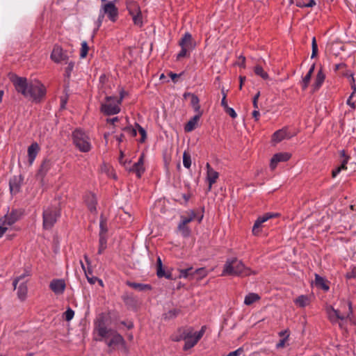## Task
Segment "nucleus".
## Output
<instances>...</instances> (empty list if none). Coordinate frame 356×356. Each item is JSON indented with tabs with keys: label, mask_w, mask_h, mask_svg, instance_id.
I'll list each match as a JSON object with an SVG mask.
<instances>
[{
	"label": "nucleus",
	"mask_w": 356,
	"mask_h": 356,
	"mask_svg": "<svg viewBox=\"0 0 356 356\" xmlns=\"http://www.w3.org/2000/svg\"><path fill=\"white\" fill-rule=\"evenodd\" d=\"M179 45L181 47V51L177 55V60L188 56L191 51L195 48L196 42L191 34L187 32L183 35L179 41Z\"/></svg>",
	"instance_id": "obj_5"
},
{
	"label": "nucleus",
	"mask_w": 356,
	"mask_h": 356,
	"mask_svg": "<svg viewBox=\"0 0 356 356\" xmlns=\"http://www.w3.org/2000/svg\"><path fill=\"white\" fill-rule=\"evenodd\" d=\"M127 9L132 17L134 24L138 26H142L143 24V16L138 4L134 1H128L127 2Z\"/></svg>",
	"instance_id": "obj_10"
},
{
	"label": "nucleus",
	"mask_w": 356,
	"mask_h": 356,
	"mask_svg": "<svg viewBox=\"0 0 356 356\" xmlns=\"http://www.w3.org/2000/svg\"><path fill=\"white\" fill-rule=\"evenodd\" d=\"M289 334H286L285 337L282 339L276 345L277 349L282 348L285 346V343L288 340Z\"/></svg>",
	"instance_id": "obj_51"
},
{
	"label": "nucleus",
	"mask_w": 356,
	"mask_h": 356,
	"mask_svg": "<svg viewBox=\"0 0 356 356\" xmlns=\"http://www.w3.org/2000/svg\"><path fill=\"white\" fill-rule=\"evenodd\" d=\"M259 299L260 297L257 293H251L245 297L244 304L246 305H250Z\"/></svg>",
	"instance_id": "obj_35"
},
{
	"label": "nucleus",
	"mask_w": 356,
	"mask_h": 356,
	"mask_svg": "<svg viewBox=\"0 0 356 356\" xmlns=\"http://www.w3.org/2000/svg\"><path fill=\"white\" fill-rule=\"evenodd\" d=\"M52 165V163L49 159H44L41 163L40 168L37 173V178L39 179L41 181H43V179L46 174L51 169Z\"/></svg>",
	"instance_id": "obj_19"
},
{
	"label": "nucleus",
	"mask_w": 356,
	"mask_h": 356,
	"mask_svg": "<svg viewBox=\"0 0 356 356\" xmlns=\"http://www.w3.org/2000/svg\"><path fill=\"white\" fill-rule=\"evenodd\" d=\"M107 237L106 236H99L98 254H101L106 248Z\"/></svg>",
	"instance_id": "obj_42"
},
{
	"label": "nucleus",
	"mask_w": 356,
	"mask_h": 356,
	"mask_svg": "<svg viewBox=\"0 0 356 356\" xmlns=\"http://www.w3.org/2000/svg\"><path fill=\"white\" fill-rule=\"evenodd\" d=\"M9 79L16 88L19 89H40L43 86L38 81H29L25 77L18 76L15 74H10Z\"/></svg>",
	"instance_id": "obj_7"
},
{
	"label": "nucleus",
	"mask_w": 356,
	"mask_h": 356,
	"mask_svg": "<svg viewBox=\"0 0 356 356\" xmlns=\"http://www.w3.org/2000/svg\"><path fill=\"white\" fill-rule=\"evenodd\" d=\"M181 225V221L179 222L178 225L179 229L182 232L183 235L185 236H188L190 234L189 229L186 227V225Z\"/></svg>",
	"instance_id": "obj_49"
},
{
	"label": "nucleus",
	"mask_w": 356,
	"mask_h": 356,
	"mask_svg": "<svg viewBox=\"0 0 356 356\" xmlns=\"http://www.w3.org/2000/svg\"><path fill=\"white\" fill-rule=\"evenodd\" d=\"M144 154H142L138 159V161L135 163L133 166L129 169L130 172H134L136 174L138 177H140L141 175L145 171L144 168Z\"/></svg>",
	"instance_id": "obj_20"
},
{
	"label": "nucleus",
	"mask_w": 356,
	"mask_h": 356,
	"mask_svg": "<svg viewBox=\"0 0 356 356\" xmlns=\"http://www.w3.org/2000/svg\"><path fill=\"white\" fill-rule=\"evenodd\" d=\"M184 97L186 99H189L190 104L196 113L202 112L200 111V106L199 104V99L196 95L193 93L186 92L184 95Z\"/></svg>",
	"instance_id": "obj_22"
},
{
	"label": "nucleus",
	"mask_w": 356,
	"mask_h": 356,
	"mask_svg": "<svg viewBox=\"0 0 356 356\" xmlns=\"http://www.w3.org/2000/svg\"><path fill=\"white\" fill-rule=\"evenodd\" d=\"M85 202L91 212L96 211L97 198L95 194L89 193L85 195Z\"/></svg>",
	"instance_id": "obj_23"
},
{
	"label": "nucleus",
	"mask_w": 356,
	"mask_h": 356,
	"mask_svg": "<svg viewBox=\"0 0 356 356\" xmlns=\"http://www.w3.org/2000/svg\"><path fill=\"white\" fill-rule=\"evenodd\" d=\"M60 216L59 209L54 206L45 208L43 211V227L44 229L51 228Z\"/></svg>",
	"instance_id": "obj_8"
},
{
	"label": "nucleus",
	"mask_w": 356,
	"mask_h": 356,
	"mask_svg": "<svg viewBox=\"0 0 356 356\" xmlns=\"http://www.w3.org/2000/svg\"><path fill=\"white\" fill-rule=\"evenodd\" d=\"M325 74L323 72V70L321 69L317 73L316 77L314 83V86L317 88L321 87L323 83L325 81Z\"/></svg>",
	"instance_id": "obj_32"
},
{
	"label": "nucleus",
	"mask_w": 356,
	"mask_h": 356,
	"mask_svg": "<svg viewBox=\"0 0 356 356\" xmlns=\"http://www.w3.org/2000/svg\"><path fill=\"white\" fill-rule=\"evenodd\" d=\"M206 168H207V179L209 182L208 191H210L211 189L212 185L216 182L218 177H219V174L218 172L214 170L211 167V165H209V163H207Z\"/></svg>",
	"instance_id": "obj_18"
},
{
	"label": "nucleus",
	"mask_w": 356,
	"mask_h": 356,
	"mask_svg": "<svg viewBox=\"0 0 356 356\" xmlns=\"http://www.w3.org/2000/svg\"><path fill=\"white\" fill-rule=\"evenodd\" d=\"M205 330H206V326H202L201 330L198 332H194V334L196 335V339H200L202 338V337L203 336V334H204Z\"/></svg>",
	"instance_id": "obj_61"
},
{
	"label": "nucleus",
	"mask_w": 356,
	"mask_h": 356,
	"mask_svg": "<svg viewBox=\"0 0 356 356\" xmlns=\"http://www.w3.org/2000/svg\"><path fill=\"white\" fill-rule=\"evenodd\" d=\"M356 90H353V92L350 95L349 98L347 100V104L350 106L352 108H355V102H352L353 97L355 95Z\"/></svg>",
	"instance_id": "obj_62"
},
{
	"label": "nucleus",
	"mask_w": 356,
	"mask_h": 356,
	"mask_svg": "<svg viewBox=\"0 0 356 356\" xmlns=\"http://www.w3.org/2000/svg\"><path fill=\"white\" fill-rule=\"evenodd\" d=\"M291 158V154L287 152H281L275 154L270 160V168L274 170L279 162L288 161Z\"/></svg>",
	"instance_id": "obj_16"
},
{
	"label": "nucleus",
	"mask_w": 356,
	"mask_h": 356,
	"mask_svg": "<svg viewBox=\"0 0 356 356\" xmlns=\"http://www.w3.org/2000/svg\"><path fill=\"white\" fill-rule=\"evenodd\" d=\"M49 287L56 294H62L65 289V283L63 280H53Z\"/></svg>",
	"instance_id": "obj_21"
},
{
	"label": "nucleus",
	"mask_w": 356,
	"mask_h": 356,
	"mask_svg": "<svg viewBox=\"0 0 356 356\" xmlns=\"http://www.w3.org/2000/svg\"><path fill=\"white\" fill-rule=\"evenodd\" d=\"M74 315V312L71 308H68L64 313V316L67 321H71L73 318Z\"/></svg>",
	"instance_id": "obj_48"
},
{
	"label": "nucleus",
	"mask_w": 356,
	"mask_h": 356,
	"mask_svg": "<svg viewBox=\"0 0 356 356\" xmlns=\"http://www.w3.org/2000/svg\"><path fill=\"white\" fill-rule=\"evenodd\" d=\"M183 164L186 168H190L191 165V158L189 153L184 152L183 154Z\"/></svg>",
	"instance_id": "obj_43"
},
{
	"label": "nucleus",
	"mask_w": 356,
	"mask_h": 356,
	"mask_svg": "<svg viewBox=\"0 0 356 356\" xmlns=\"http://www.w3.org/2000/svg\"><path fill=\"white\" fill-rule=\"evenodd\" d=\"M88 49H89V48H88L87 42L86 41H83L81 42V49L80 56L81 58H85L88 54Z\"/></svg>",
	"instance_id": "obj_45"
},
{
	"label": "nucleus",
	"mask_w": 356,
	"mask_h": 356,
	"mask_svg": "<svg viewBox=\"0 0 356 356\" xmlns=\"http://www.w3.org/2000/svg\"><path fill=\"white\" fill-rule=\"evenodd\" d=\"M29 100L39 102L45 95L46 90H19Z\"/></svg>",
	"instance_id": "obj_15"
},
{
	"label": "nucleus",
	"mask_w": 356,
	"mask_h": 356,
	"mask_svg": "<svg viewBox=\"0 0 356 356\" xmlns=\"http://www.w3.org/2000/svg\"><path fill=\"white\" fill-rule=\"evenodd\" d=\"M314 67H315V65L314 64H313L309 70L308 71V72L307 73V74L305 75V76L302 79V86L303 88H307L309 86V83L310 81V79H311V77H312V75L314 72Z\"/></svg>",
	"instance_id": "obj_39"
},
{
	"label": "nucleus",
	"mask_w": 356,
	"mask_h": 356,
	"mask_svg": "<svg viewBox=\"0 0 356 356\" xmlns=\"http://www.w3.org/2000/svg\"><path fill=\"white\" fill-rule=\"evenodd\" d=\"M279 216L278 213H266L261 216H259L257 220L255 221L254 226L252 227V233L254 235H257L259 233V227H261L263 222H266L268 220Z\"/></svg>",
	"instance_id": "obj_12"
},
{
	"label": "nucleus",
	"mask_w": 356,
	"mask_h": 356,
	"mask_svg": "<svg viewBox=\"0 0 356 356\" xmlns=\"http://www.w3.org/2000/svg\"><path fill=\"white\" fill-rule=\"evenodd\" d=\"M225 111L232 118H236L237 116L236 113L232 108L229 107Z\"/></svg>",
	"instance_id": "obj_57"
},
{
	"label": "nucleus",
	"mask_w": 356,
	"mask_h": 356,
	"mask_svg": "<svg viewBox=\"0 0 356 356\" xmlns=\"http://www.w3.org/2000/svg\"><path fill=\"white\" fill-rule=\"evenodd\" d=\"M286 138H289L286 130L284 129L275 131L273 135V140L276 143L280 142Z\"/></svg>",
	"instance_id": "obj_28"
},
{
	"label": "nucleus",
	"mask_w": 356,
	"mask_h": 356,
	"mask_svg": "<svg viewBox=\"0 0 356 356\" xmlns=\"http://www.w3.org/2000/svg\"><path fill=\"white\" fill-rule=\"evenodd\" d=\"M196 217V213L194 211H189L187 212L186 216H181V225H187L188 223L191 222L192 220H193Z\"/></svg>",
	"instance_id": "obj_31"
},
{
	"label": "nucleus",
	"mask_w": 356,
	"mask_h": 356,
	"mask_svg": "<svg viewBox=\"0 0 356 356\" xmlns=\"http://www.w3.org/2000/svg\"><path fill=\"white\" fill-rule=\"evenodd\" d=\"M256 273L246 267L242 261L236 257L227 259L224 264L222 276L246 277Z\"/></svg>",
	"instance_id": "obj_2"
},
{
	"label": "nucleus",
	"mask_w": 356,
	"mask_h": 356,
	"mask_svg": "<svg viewBox=\"0 0 356 356\" xmlns=\"http://www.w3.org/2000/svg\"><path fill=\"white\" fill-rule=\"evenodd\" d=\"M73 143L82 152H88L91 149L89 136L81 129H77L72 134Z\"/></svg>",
	"instance_id": "obj_6"
},
{
	"label": "nucleus",
	"mask_w": 356,
	"mask_h": 356,
	"mask_svg": "<svg viewBox=\"0 0 356 356\" xmlns=\"http://www.w3.org/2000/svg\"><path fill=\"white\" fill-rule=\"evenodd\" d=\"M254 73L258 76L262 78L263 79H267L268 78V75L266 72H265L263 69V67L259 65H256L253 67Z\"/></svg>",
	"instance_id": "obj_36"
},
{
	"label": "nucleus",
	"mask_w": 356,
	"mask_h": 356,
	"mask_svg": "<svg viewBox=\"0 0 356 356\" xmlns=\"http://www.w3.org/2000/svg\"><path fill=\"white\" fill-rule=\"evenodd\" d=\"M51 58L55 63H67L68 60V56L65 51L59 46H55L51 54Z\"/></svg>",
	"instance_id": "obj_11"
},
{
	"label": "nucleus",
	"mask_w": 356,
	"mask_h": 356,
	"mask_svg": "<svg viewBox=\"0 0 356 356\" xmlns=\"http://www.w3.org/2000/svg\"><path fill=\"white\" fill-rule=\"evenodd\" d=\"M117 1V0H115L106 4H102L99 9V17L96 22L97 29L101 26L105 15H106L111 22H114L117 20L118 17V9L115 6Z\"/></svg>",
	"instance_id": "obj_3"
},
{
	"label": "nucleus",
	"mask_w": 356,
	"mask_h": 356,
	"mask_svg": "<svg viewBox=\"0 0 356 356\" xmlns=\"http://www.w3.org/2000/svg\"><path fill=\"white\" fill-rule=\"evenodd\" d=\"M346 65L344 63H339L334 65V70L339 71L341 70V74L343 76L347 77L348 81L350 83L351 89H356V79L353 76V74L350 71H346Z\"/></svg>",
	"instance_id": "obj_13"
},
{
	"label": "nucleus",
	"mask_w": 356,
	"mask_h": 356,
	"mask_svg": "<svg viewBox=\"0 0 356 356\" xmlns=\"http://www.w3.org/2000/svg\"><path fill=\"white\" fill-rule=\"evenodd\" d=\"M312 52L311 57L313 58L316 56L317 52H318V46H317V43H316V38H314V37L312 38Z\"/></svg>",
	"instance_id": "obj_47"
},
{
	"label": "nucleus",
	"mask_w": 356,
	"mask_h": 356,
	"mask_svg": "<svg viewBox=\"0 0 356 356\" xmlns=\"http://www.w3.org/2000/svg\"><path fill=\"white\" fill-rule=\"evenodd\" d=\"M125 95L124 91L120 92L119 97L106 96V102L102 104L101 111L106 115H115L120 112L119 104Z\"/></svg>",
	"instance_id": "obj_4"
},
{
	"label": "nucleus",
	"mask_w": 356,
	"mask_h": 356,
	"mask_svg": "<svg viewBox=\"0 0 356 356\" xmlns=\"http://www.w3.org/2000/svg\"><path fill=\"white\" fill-rule=\"evenodd\" d=\"M180 313V309H173L164 314L165 318L171 319L176 317Z\"/></svg>",
	"instance_id": "obj_44"
},
{
	"label": "nucleus",
	"mask_w": 356,
	"mask_h": 356,
	"mask_svg": "<svg viewBox=\"0 0 356 356\" xmlns=\"http://www.w3.org/2000/svg\"><path fill=\"white\" fill-rule=\"evenodd\" d=\"M95 330L99 339L96 340H104L108 347L115 348L119 345H124L123 337L116 331L106 328L103 316H100L95 322Z\"/></svg>",
	"instance_id": "obj_1"
},
{
	"label": "nucleus",
	"mask_w": 356,
	"mask_h": 356,
	"mask_svg": "<svg viewBox=\"0 0 356 356\" xmlns=\"http://www.w3.org/2000/svg\"><path fill=\"white\" fill-rule=\"evenodd\" d=\"M66 63H67V67L65 68V75L67 77H70V74L73 70L74 63L72 61L68 62V60Z\"/></svg>",
	"instance_id": "obj_50"
},
{
	"label": "nucleus",
	"mask_w": 356,
	"mask_h": 356,
	"mask_svg": "<svg viewBox=\"0 0 356 356\" xmlns=\"http://www.w3.org/2000/svg\"><path fill=\"white\" fill-rule=\"evenodd\" d=\"M23 178L21 175L14 176L9 181L10 191L12 195L17 194L21 188Z\"/></svg>",
	"instance_id": "obj_17"
},
{
	"label": "nucleus",
	"mask_w": 356,
	"mask_h": 356,
	"mask_svg": "<svg viewBox=\"0 0 356 356\" xmlns=\"http://www.w3.org/2000/svg\"><path fill=\"white\" fill-rule=\"evenodd\" d=\"M27 291L28 289L26 282H22L17 288L18 298L24 300L26 297Z\"/></svg>",
	"instance_id": "obj_29"
},
{
	"label": "nucleus",
	"mask_w": 356,
	"mask_h": 356,
	"mask_svg": "<svg viewBox=\"0 0 356 356\" xmlns=\"http://www.w3.org/2000/svg\"><path fill=\"white\" fill-rule=\"evenodd\" d=\"M168 75L171 78V79L173 82H177L178 81V79L180 78V76H181V74H175V73L170 72L168 73Z\"/></svg>",
	"instance_id": "obj_58"
},
{
	"label": "nucleus",
	"mask_w": 356,
	"mask_h": 356,
	"mask_svg": "<svg viewBox=\"0 0 356 356\" xmlns=\"http://www.w3.org/2000/svg\"><path fill=\"white\" fill-rule=\"evenodd\" d=\"M200 339H196V335L193 333V334L191 335L190 338H188L186 339L185 344L184 346V350H186L191 348H193L199 341Z\"/></svg>",
	"instance_id": "obj_30"
},
{
	"label": "nucleus",
	"mask_w": 356,
	"mask_h": 356,
	"mask_svg": "<svg viewBox=\"0 0 356 356\" xmlns=\"http://www.w3.org/2000/svg\"><path fill=\"white\" fill-rule=\"evenodd\" d=\"M138 127V131H139V133L141 135V139H140V142H144L145 138H146V131L145 130L141 127L140 125H137Z\"/></svg>",
	"instance_id": "obj_59"
},
{
	"label": "nucleus",
	"mask_w": 356,
	"mask_h": 356,
	"mask_svg": "<svg viewBox=\"0 0 356 356\" xmlns=\"http://www.w3.org/2000/svg\"><path fill=\"white\" fill-rule=\"evenodd\" d=\"M28 275V274L26 273H23L22 275L16 277L14 281H13V286H14V289H17V284H18L19 282L22 281L24 280V278L25 277H26Z\"/></svg>",
	"instance_id": "obj_52"
},
{
	"label": "nucleus",
	"mask_w": 356,
	"mask_h": 356,
	"mask_svg": "<svg viewBox=\"0 0 356 356\" xmlns=\"http://www.w3.org/2000/svg\"><path fill=\"white\" fill-rule=\"evenodd\" d=\"M179 277L180 278H187V279H193V268L190 267L186 269H181L179 270Z\"/></svg>",
	"instance_id": "obj_38"
},
{
	"label": "nucleus",
	"mask_w": 356,
	"mask_h": 356,
	"mask_svg": "<svg viewBox=\"0 0 356 356\" xmlns=\"http://www.w3.org/2000/svg\"><path fill=\"white\" fill-rule=\"evenodd\" d=\"M315 284L317 287L324 291H328L329 289V286L326 284L325 280L317 274L315 275Z\"/></svg>",
	"instance_id": "obj_33"
},
{
	"label": "nucleus",
	"mask_w": 356,
	"mask_h": 356,
	"mask_svg": "<svg viewBox=\"0 0 356 356\" xmlns=\"http://www.w3.org/2000/svg\"><path fill=\"white\" fill-rule=\"evenodd\" d=\"M343 170L339 166L336 168L334 170H332V177L333 178L336 177L337 175L341 171Z\"/></svg>",
	"instance_id": "obj_63"
},
{
	"label": "nucleus",
	"mask_w": 356,
	"mask_h": 356,
	"mask_svg": "<svg viewBox=\"0 0 356 356\" xmlns=\"http://www.w3.org/2000/svg\"><path fill=\"white\" fill-rule=\"evenodd\" d=\"M85 274L86 275V277H87V280L88 281L89 283L93 284H95L97 281H98L99 282V284L101 285H102V281L100 280H98L97 277H94V276H92V277H89L88 274H91V272H87V271H85Z\"/></svg>",
	"instance_id": "obj_46"
},
{
	"label": "nucleus",
	"mask_w": 356,
	"mask_h": 356,
	"mask_svg": "<svg viewBox=\"0 0 356 356\" xmlns=\"http://www.w3.org/2000/svg\"><path fill=\"white\" fill-rule=\"evenodd\" d=\"M243 353V348H239L237 350H236L233 352H231L229 354H227V355H224V356H240Z\"/></svg>",
	"instance_id": "obj_54"
},
{
	"label": "nucleus",
	"mask_w": 356,
	"mask_h": 356,
	"mask_svg": "<svg viewBox=\"0 0 356 356\" xmlns=\"http://www.w3.org/2000/svg\"><path fill=\"white\" fill-rule=\"evenodd\" d=\"M8 229L7 225L3 221H0V238L3 235L6 231Z\"/></svg>",
	"instance_id": "obj_56"
},
{
	"label": "nucleus",
	"mask_w": 356,
	"mask_h": 356,
	"mask_svg": "<svg viewBox=\"0 0 356 356\" xmlns=\"http://www.w3.org/2000/svg\"><path fill=\"white\" fill-rule=\"evenodd\" d=\"M40 150L37 143H32L28 148V156L30 164H32Z\"/></svg>",
	"instance_id": "obj_25"
},
{
	"label": "nucleus",
	"mask_w": 356,
	"mask_h": 356,
	"mask_svg": "<svg viewBox=\"0 0 356 356\" xmlns=\"http://www.w3.org/2000/svg\"><path fill=\"white\" fill-rule=\"evenodd\" d=\"M194 332L193 328L191 327H181L177 330V332L174 334L172 338L175 341H179L181 340H186L191 337V335Z\"/></svg>",
	"instance_id": "obj_14"
},
{
	"label": "nucleus",
	"mask_w": 356,
	"mask_h": 356,
	"mask_svg": "<svg viewBox=\"0 0 356 356\" xmlns=\"http://www.w3.org/2000/svg\"><path fill=\"white\" fill-rule=\"evenodd\" d=\"M127 284L130 287L135 289L138 291H145V290H149L151 289L150 286L148 284H143L140 283H136V282H127Z\"/></svg>",
	"instance_id": "obj_37"
},
{
	"label": "nucleus",
	"mask_w": 356,
	"mask_h": 356,
	"mask_svg": "<svg viewBox=\"0 0 356 356\" xmlns=\"http://www.w3.org/2000/svg\"><path fill=\"white\" fill-rule=\"evenodd\" d=\"M193 277L197 280L202 279L207 276V271L204 268H200L196 270L193 269Z\"/></svg>",
	"instance_id": "obj_41"
},
{
	"label": "nucleus",
	"mask_w": 356,
	"mask_h": 356,
	"mask_svg": "<svg viewBox=\"0 0 356 356\" xmlns=\"http://www.w3.org/2000/svg\"><path fill=\"white\" fill-rule=\"evenodd\" d=\"M124 131L129 132L131 136H136V130L133 128H125Z\"/></svg>",
	"instance_id": "obj_64"
},
{
	"label": "nucleus",
	"mask_w": 356,
	"mask_h": 356,
	"mask_svg": "<svg viewBox=\"0 0 356 356\" xmlns=\"http://www.w3.org/2000/svg\"><path fill=\"white\" fill-rule=\"evenodd\" d=\"M349 306V313L347 314H343L340 312L339 310L334 309L332 307H330L327 309V314L329 320L332 324H338L340 328L343 327V321L349 317L350 314L352 312L351 309V303H348Z\"/></svg>",
	"instance_id": "obj_9"
},
{
	"label": "nucleus",
	"mask_w": 356,
	"mask_h": 356,
	"mask_svg": "<svg viewBox=\"0 0 356 356\" xmlns=\"http://www.w3.org/2000/svg\"><path fill=\"white\" fill-rule=\"evenodd\" d=\"M17 220V214L15 212H12L10 214H7L4 216L3 222L7 227L12 225Z\"/></svg>",
	"instance_id": "obj_34"
},
{
	"label": "nucleus",
	"mask_w": 356,
	"mask_h": 356,
	"mask_svg": "<svg viewBox=\"0 0 356 356\" xmlns=\"http://www.w3.org/2000/svg\"><path fill=\"white\" fill-rule=\"evenodd\" d=\"M226 97H227V93H225L224 92V90H222V100H221V106L224 108L225 111L227 108H229L227 102V100H226Z\"/></svg>",
	"instance_id": "obj_53"
},
{
	"label": "nucleus",
	"mask_w": 356,
	"mask_h": 356,
	"mask_svg": "<svg viewBox=\"0 0 356 356\" xmlns=\"http://www.w3.org/2000/svg\"><path fill=\"white\" fill-rule=\"evenodd\" d=\"M99 228V236H106V233L108 232L106 220L102 215L100 216Z\"/></svg>",
	"instance_id": "obj_40"
},
{
	"label": "nucleus",
	"mask_w": 356,
	"mask_h": 356,
	"mask_svg": "<svg viewBox=\"0 0 356 356\" xmlns=\"http://www.w3.org/2000/svg\"><path fill=\"white\" fill-rule=\"evenodd\" d=\"M202 115V112L197 113V114L193 118H192L185 125V131L191 132L194 130Z\"/></svg>",
	"instance_id": "obj_24"
},
{
	"label": "nucleus",
	"mask_w": 356,
	"mask_h": 356,
	"mask_svg": "<svg viewBox=\"0 0 356 356\" xmlns=\"http://www.w3.org/2000/svg\"><path fill=\"white\" fill-rule=\"evenodd\" d=\"M349 159H350V157H349V156H345V158H344V159H343V160L341 161V165H339V167H340L343 170H346V169H347V166H346V165H347V163H348V161H349Z\"/></svg>",
	"instance_id": "obj_60"
},
{
	"label": "nucleus",
	"mask_w": 356,
	"mask_h": 356,
	"mask_svg": "<svg viewBox=\"0 0 356 356\" xmlns=\"http://www.w3.org/2000/svg\"><path fill=\"white\" fill-rule=\"evenodd\" d=\"M294 303L300 307H305L310 303V300L307 296L301 295L294 300Z\"/></svg>",
	"instance_id": "obj_27"
},
{
	"label": "nucleus",
	"mask_w": 356,
	"mask_h": 356,
	"mask_svg": "<svg viewBox=\"0 0 356 356\" xmlns=\"http://www.w3.org/2000/svg\"><path fill=\"white\" fill-rule=\"evenodd\" d=\"M157 270L156 275L159 277H165L168 279H171V273H165L163 269V265L161 258L159 257L157 258Z\"/></svg>",
	"instance_id": "obj_26"
},
{
	"label": "nucleus",
	"mask_w": 356,
	"mask_h": 356,
	"mask_svg": "<svg viewBox=\"0 0 356 356\" xmlns=\"http://www.w3.org/2000/svg\"><path fill=\"white\" fill-rule=\"evenodd\" d=\"M245 58L243 56H239L238 58V60L236 61V65L241 67H245Z\"/></svg>",
	"instance_id": "obj_55"
}]
</instances>
